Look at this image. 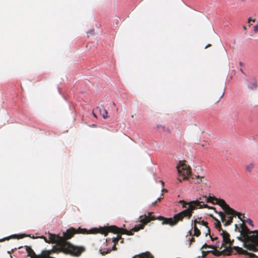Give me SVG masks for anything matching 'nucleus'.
<instances>
[{
    "instance_id": "nucleus-1",
    "label": "nucleus",
    "mask_w": 258,
    "mask_h": 258,
    "mask_svg": "<svg viewBox=\"0 0 258 258\" xmlns=\"http://www.w3.org/2000/svg\"><path fill=\"white\" fill-rule=\"evenodd\" d=\"M148 214V216H147L146 215L140 216L139 219L140 222L141 223L135 225V227L130 230L119 228L116 226H110L106 227L100 228L99 229H98V233H100L104 234L105 236H106L109 232L118 234L116 237H114L112 239V242L115 244L120 239H122L121 236L119 234H126L128 235H133L134 232H137L141 229H144L146 224L151 221L154 220L155 219V217L151 215L152 213H149Z\"/></svg>"
},
{
    "instance_id": "nucleus-2",
    "label": "nucleus",
    "mask_w": 258,
    "mask_h": 258,
    "mask_svg": "<svg viewBox=\"0 0 258 258\" xmlns=\"http://www.w3.org/2000/svg\"><path fill=\"white\" fill-rule=\"evenodd\" d=\"M45 241L48 243H56L55 246L57 250L63 252L66 254H70L73 256H78L85 251V248L83 246H75L68 241H64L62 236L55 234H50L49 235V241L45 238Z\"/></svg>"
},
{
    "instance_id": "nucleus-3",
    "label": "nucleus",
    "mask_w": 258,
    "mask_h": 258,
    "mask_svg": "<svg viewBox=\"0 0 258 258\" xmlns=\"http://www.w3.org/2000/svg\"><path fill=\"white\" fill-rule=\"evenodd\" d=\"M203 202L198 200L193 201L189 203L187 209L181 211L180 212L175 214L173 218H165L162 216H159L158 219L162 221V224H168L170 226H174L179 222L182 221L184 218L189 219L192 216L194 211L197 209L202 208V204Z\"/></svg>"
},
{
    "instance_id": "nucleus-4",
    "label": "nucleus",
    "mask_w": 258,
    "mask_h": 258,
    "mask_svg": "<svg viewBox=\"0 0 258 258\" xmlns=\"http://www.w3.org/2000/svg\"><path fill=\"white\" fill-rule=\"evenodd\" d=\"M223 238V242L221 245V247H224L225 248L223 250L224 253L227 255H231L232 254L239 253L241 254L248 255L250 257L255 256L253 253L248 252L247 251L243 249L242 248L238 246H232L234 240H231L230 238V234L225 230H222L220 233Z\"/></svg>"
},
{
    "instance_id": "nucleus-5",
    "label": "nucleus",
    "mask_w": 258,
    "mask_h": 258,
    "mask_svg": "<svg viewBox=\"0 0 258 258\" xmlns=\"http://www.w3.org/2000/svg\"><path fill=\"white\" fill-rule=\"evenodd\" d=\"M240 229L239 232L241 235L247 241L250 242L249 243H244V247L249 250L258 251V230H250L244 223L240 225Z\"/></svg>"
},
{
    "instance_id": "nucleus-6",
    "label": "nucleus",
    "mask_w": 258,
    "mask_h": 258,
    "mask_svg": "<svg viewBox=\"0 0 258 258\" xmlns=\"http://www.w3.org/2000/svg\"><path fill=\"white\" fill-rule=\"evenodd\" d=\"M176 168L179 174L177 179L179 182H181L183 180L187 179L191 175V168L186 163L185 161H180Z\"/></svg>"
},
{
    "instance_id": "nucleus-7",
    "label": "nucleus",
    "mask_w": 258,
    "mask_h": 258,
    "mask_svg": "<svg viewBox=\"0 0 258 258\" xmlns=\"http://www.w3.org/2000/svg\"><path fill=\"white\" fill-rule=\"evenodd\" d=\"M98 230L97 228H93L89 231L85 228H79L78 229H76L74 228H71L68 229L66 232L63 233V237L64 241H67V240L71 238L76 233H81V234H96L98 233Z\"/></svg>"
},
{
    "instance_id": "nucleus-8",
    "label": "nucleus",
    "mask_w": 258,
    "mask_h": 258,
    "mask_svg": "<svg viewBox=\"0 0 258 258\" xmlns=\"http://www.w3.org/2000/svg\"><path fill=\"white\" fill-rule=\"evenodd\" d=\"M219 205L224 211V212H218L215 211L216 213H218L221 218V221L224 222L225 221V215H233L235 214V210L230 207V206L227 204L225 201L223 199H219L218 202L217 204Z\"/></svg>"
},
{
    "instance_id": "nucleus-9",
    "label": "nucleus",
    "mask_w": 258,
    "mask_h": 258,
    "mask_svg": "<svg viewBox=\"0 0 258 258\" xmlns=\"http://www.w3.org/2000/svg\"><path fill=\"white\" fill-rule=\"evenodd\" d=\"M192 222H194V225H197V224H202V225L205 226L207 228L208 233H209L210 232V229L208 226V222L204 221V220H202V217H200V218H198V219H195L194 221H192Z\"/></svg>"
},
{
    "instance_id": "nucleus-10",
    "label": "nucleus",
    "mask_w": 258,
    "mask_h": 258,
    "mask_svg": "<svg viewBox=\"0 0 258 258\" xmlns=\"http://www.w3.org/2000/svg\"><path fill=\"white\" fill-rule=\"evenodd\" d=\"M234 217L233 215H225V221L223 222L224 223V226L230 225L233 222V218Z\"/></svg>"
},
{
    "instance_id": "nucleus-11",
    "label": "nucleus",
    "mask_w": 258,
    "mask_h": 258,
    "mask_svg": "<svg viewBox=\"0 0 258 258\" xmlns=\"http://www.w3.org/2000/svg\"><path fill=\"white\" fill-rule=\"evenodd\" d=\"M248 88L251 90H254L257 88V83L255 79L251 80L247 86Z\"/></svg>"
},
{
    "instance_id": "nucleus-12",
    "label": "nucleus",
    "mask_w": 258,
    "mask_h": 258,
    "mask_svg": "<svg viewBox=\"0 0 258 258\" xmlns=\"http://www.w3.org/2000/svg\"><path fill=\"white\" fill-rule=\"evenodd\" d=\"M26 250L28 253V255L31 256V258H34L36 256L33 250L29 246H26Z\"/></svg>"
},
{
    "instance_id": "nucleus-13",
    "label": "nucleus",
    "mask_w": 258,
    "mask_h": 258,
    "mask_svg": "<svg viewBox=\"0 0 258 258\" xmlns=\"http://www.w3.org/2000/svg\"><path fill=\"white\" fill-rule=\"evenodd\" d=\"M97 109L99 110L101 115L104 119L108 118V112L105 109L103 108L101 109L99 107H97Z\"/></svg>"
},
{
    "instance_id": "nucleus-14",
    "label": "nucleus",
    "mask_w": 258,
    "mask_h": 258,
    "mask_svg": "<svg viewBox=\"0 0 258 258\" xmlns=\"http://www.w3.org/2000/svg\"><path fill=\"white\" fill-rule=\"evenodd\" d=\"M214 219L215 220V228L219 231V232H222V228H221V224L220 223V222L219 220L217 219H216L215 218H214Z\"/></svg>"
},
{
    "instance_id": "nucleus-15",
    "label": "nucleus",
    "mask_w": 258,
    "mask_h": 258,
    "mask_svg": "<svg viewBox=\"0 0 258 258\" xmlns=\"http://www.w3.org/2000/svg\"><path fill=\"white\" fill-rule=\"evenodd\" d=\"M219 244H220L219 241L216 242V246L208 245L207 244L205 243L202 247V248L203 249V248H211L215 249L216 247H219Z\"/></svg>"
},
{
    "instance_id": "nucleus-16",
    "label": "nucleus",
    "mask_w": 258,
    "mask_h": 258,
    "mask_svg": "<svg viewBox=\"0 0 258 258\" xmlns=\"http://www.w3.org/2000/svg\"><path fill=\"white\" fill-rule=\"evenodd\" d=\"M235 214H234L233 215V216H238V218L241 221L243 222V223H245V221L244 220H243V218H244V214H242L239 212H238L236 211H235Z\"/></svg>"
},
{
    "instance_id": "nucleus-17",
    "label": "nucleus",
    "mask_w": 258,
    "mask_h": 258,
    "mask_svg": "<svg viewBox=\"0 0 258 258\" xmlns=\"http://www.w3.org/2000/svg\"><path fill=\"white\" fill-rule=\"evenodd\" d=\"M157 128H158V130H159L161 131H165V132H171V130L168 127H167L166 126H163L162 125H158Z\"/></svg>"
},
{
    "instance_id": "nucleus-18",
    "label": "nucleus",
    "mask_w": 258,
    "mask_h": 258,
    "mask_svg": "<svg viewBox=\"0 0 258 258\" xmlns=\"http://www.w3.org/2000/svg\"><path fill=\"white\" fill-rule=\"evenodd\" d=\"M138 258H154V257L150 252H147L139 256Z\"/></svg>"
},
{
    "instance_id": "nucleus-19",
    "label": "nucleus",
    "mask_w": 258,
    "mask_h": 258,
    "mask_svg": "<svg viewBox=\"0 0 258 258\" xmlns=\"http://www.w3.org/2000/svg\"><path fill=\"white\" fill-rule=\"evenodd\" d=\"M254 167V164L253 163H250L246 166V170L250 173Z\"/></svg>"
},
{
    "instance_id": "nucleus-20",
    "label": "nucleus",
    "mask_w": 258,
    "mask_h": 258,
    "mask_svg": "<svg viewBox=\"0 0 258 258\" xmlns=\"http://www.w3.org/2000/svg\"><path fill=\"white\" fill-rule=\"evenodd\" d=\"M194 236H196L197 237H198L201 234V231L198 228L197 225H194Z\"/></svg>"
},
{
    "instance_id": "nucleus-21",
    "label": "nucleus",
    "mask_w": 258,
    "mask_h": 258,
    "mask_svg": "<svg viewBox=\"0 0 258 258\" xmlns=\"http://www.w3.org/2000/svg\"><path fill=\"white\" fill-rule=\"evenodd\" d=\"M210 253H212L213 254L215 255H220L222 253H223L225 255H227L226 253H224V252L222 251H220L218 250H210Z\"/></svg>"
},
{
    "instance_id": "nucleus-22",
    "label": "nucleus",
    "mask_w": 258,
    "mask_h": 258,
    "mask_svg": "<svg viewBox=\"0 0 258 258\" xmlns=\"http://www.w3.org/2000/svg\"><path fill=\"white\" fill-rule=\"evenodd\" d=\"M195 177L197 178H200L201 180V183H204L206 184L208 182V180L204 176H200L199 175H195Z\"/></svg>"
},
{
    "instance_id": "nucleus-23",
    "label": "nucleus",
    "mask_w": 258,
    "mask_h": 258,
    "mask_svg": "<svg viewBox=\"0 0 258 258\" xmlns=\"http://www.w3.org/2000/svg\"><path fill=\"white\" fill-rule=\"evenodd\" d=\"M213 197H211V196H209V197H207L206 196H205L203 197V198L205 199V200L207 203H212V202L213 200Z\"/></svg>"
},
{
    "instance_id": "nucleus-24",
    "label": "nucleus",
    "mask_w": 258,
    "mask_h": 258,
    "mask_svg": "<svg viewBox=\"0 0 258 258\" xmlns=\"http://www.w3.org/2000/svg\"><path fill=\"white\" fill-rule=\"evenodd\" d=\"M179 203L182 204V206L183 208H186V206L189 205V203H187L183 200L179 201Z\"/></svg>"
},
{
    "instance_id": "nucleus-25",
    "label": "nucleus",
    "mask_w": 258,
    "mask_h": 258,
    "mask_svg": "<svg viewBox=\"0 0 258 258\" xmlns=\"http://www.w3.org/2000/svg\"><path fill=\"white\" fill-rule=\"evenodd\" d=\"M202 208H208L209 209H214L215 210L216 209L215 208H214L213 207H210L208 205L205 204L203 202V203L202 204Z\"/></svg>"
},
{
    "instance_id": "nucleus-26",
    "label": "nucleus",
    "mask_w": 258,
    "mask_h": 258,
    "mask_svg": "<svg viewBox=\"0 0 258 258\" xmlns=\"http://www.w3.org/2000/svg\"><path fill=\"white\" fill-rule=\"evenodd\" d=\"M237 238L241 241L243 242V244L244 243H249L250 242L249 241H247L246 239H244V238L243 237V236H241V237H238Z\"/></svg>"
},
{
    "instance_id": "nucleus-27",
    "label": "nucleus",
    "mask_w": 258,
    "mask_h": 258,
    "mask_svg": "<svg viewBox=\"0 0 258 258\" xmlns=\"http://www.w3.org/2000/svg\"><path fill=\"white\" fill-rule=\"evenodd\" d=\"M111 249H107V250L106 251H102L101 250H100V251H101V253L103 255H105V254L109 253L110 251H111Z\"/></svg>"
},
{
    "instance_id": "nucleus-28",
    "label": "nucleus",
    "mask_w": 258,
    "mask_h": 258,
    "mask_svg": "<svg viewBox=\"0 0 258 258\" xmlns=\"http://www.w3.org/2000/svg\"><path fill=\"white\" fill-rule=\"evenodd\" d=\"M210 253V250L208 251H202V256L203 257H206L208 253Z\"/></svg>"
},
{
    "instance_id": "nucleus-29",
    "label": "nucleus",
    "mask_w": 258,
    "mask_h": 258,
    "mask_svg": "<svg viewBox=\"0 0 258 258\" xmlns=\"http://www.w3.org/2000/svg\"><path fill=\"white\" fill-rule=\"evenodd\" d=\"M218 201H219V199L216 198V197H213V200H212V203L213 204H217V203L218 202Z\"/></svg>"
},
{
    "instance_id": "nucleus-30",
    "label": "nucleus",
    "mask_w": 258,
    "mask_h": 258,
    "mask_svg": "<svg viewBox=\"0 0 258 258\" xmlns=\"http://www.w3.org/2000/svg\"><path fill=\"white\" fill-rule=\"evenodd\" d=\"M245 222H247L250 225L253 226L252 224V221L250 219H247V220H244Z\"/></svg>"
},
{
    "instance_id": "nucleus-31",
    "label": "nucleus",
    "mask_w": 258,
    "mask_h": 258,
    "mask_svg": "<svg viewBox=\"0 0 258 258\" xmlns=\"http://www.w3.org/2000/svg\"><path fill=\"white\" fill-rule=\"evenodd\" d=\"M189 245L190 246L192 242H194L195 241V239L194 237H191V238H189Z\"/></svg>"
},
{
    "instance_id": "nucleus-32",
    "label": "nucleus",
    "mask_w": 258,
    "mask_h": 258,
    "mask_svg": "<svg viewBox=\"0 0 258 258\" xmlns=\"http://www.w3.org/2000/svg\"><path fill=\"white\" fill-rule=\"evenodd\" d=\"M253 30H254V31L255 32H258V24H256L254 27H253Z\"/></svg>"
},
{
    "instance_id": "nucleus-33",
    "label": "nucleus",
    "mask_w": 258,
    "mask_h": 258,
    "mask_svg": "<svg viewBox=\"0 0 258 258\" xmlns=\"http://www.w3.org/2000/svg\"><path fill=\"white\" fill-rule=\"evenodd\" d=\"M208 234H209L210 237L211 239V240H212V241H214V240H215L218 239V237H213L210 235V233H208Z\"/></svg>"
},
{
    "instance_id": "nucleus-34",
    "label": "nucleus",
    "mask_w": 258,
    "mask_h": 258,
    "mask_svg": "<svg viewBox=\"0 0 258 258\" xmlns=\"http://www.w3.org/2000/svg\"><path fill=\"white\" fill-rule=\"evenodd\" d=\"M255 19H252L251 18H249L248 19V23H249L250 21L255 22Z\"/></svg>"
},
{
    "instance_id": "nucleus-35",
    "label": "nucleus",
    "mask_w": 258,
    "mask_h": 258,
    "mask_svg": "<svg viewBox=\"0 0 258 258\" xmlns=\"http://www.w3.org/2000/svg\"><path fill=\"white\" fill-rule=\"evenodd\" d=\"M196 179H197V180L196 181H195V182H196V183H198V184H199V183H201V180H200V178H197L196 177Z\"/></svg>"
},
{
    "instance_id": "nucleus-36",
    "label": "nucleus",
    "mask_w": 258,
    "mask_h": 258,
    "mask_svg": "<svg viewBox=\"0 0 258 258\" xmlns=\"http://www.w3.org/2000/svg\"><path fill=\"white\" fill-rule=\"evenodd\" d=\"M224 94V91H222V92H221V94H220V96L219 99H220L221 98H222V97L223 96Z\"/></svg>"
},
{
    "instance_id": "nucleus-37",
    "label": "nucleus",
    "mask_w": 258,
    "mask_h": 258,
    "mask_svg": "<svg viewBox=\"0 0 258 258\" xmlns=\"http://www.w3.org/2000/svg\"><path fill=\"white\" fill-rule=\"evenodd\" d=\"M112 250H116L115 244H114L113 246L112 247Z\"/></svg>"
},
{
    "instance_id": "nucleus-38",
    "label": "nucleus",
    "mask_w": 258,
    "mask_h": 258,
    "mask_svg": "<svg viewBox=\"0 0 258 258\" xmlns=\"http://www.w3.org/2000/svg\"><path fill=\"white\" fill-rule=\"evenodd\" d=\"M92 114L94 117H95V118H97V115L94 112H92Z\"/></svg>"
},
{
    "instance_id": "nucleus-39",
    "label": "nucleus",
    "mask_w": 258,
    "mask_h": 258,
    "mask_svg": "<svg viewBox=\"0 0 258 258\" xmlns=\"http://www.w3.org/2000/svg\"><path fill=\"white\" fill-rule=\"evenodd\" d=\"M156 203H157V201H156L154 202H153L152 204L153 206H155L156 205Z\"/></svg>"
},
{
    "instance_id": "nucleus-40",
    "label": "nucleus",
    "mask_w": 258,
    "mask_h": 258,
    "mask_svg": "<svg viewBox=\"0 0 258 258\" xmlns=\"http://www.w3.org/2000/svg\"><path fill=\"white\" fill-rule=\"evenodd\" d=\"M240 71L242 74H244V72H243V70H242L241 68V69H240Z\"/></svg>"
},
{
    "instance_id": "nucleus-41",
    "label": "nucleus",
    "mask_w": 258,
    "mask_h": 258,
    "mask_svg": "<svg viewBox=\"0 0 258 258\" xmlns=\"http://www.w3.org/2000/svg\"><path fill=\"white\" fill-rule=\"evenodd\" d=\"M160 200H161V198H158V199H157V200H156V201H157V202L160 201Z\"/></svg>"
},
{
    "instance_id": "nucleus-42",
    "label": "nucleus",
    "mask_w": 258,
    "mask_h": 258,
    "mask_svg": "<svg viewBox=\"0 0 258 258\" xmlns=\"http://www.w3.org/2000/svg\"><path fill=\"white\" fill-rule=\"evenodd\" d=\"M243 29L245 30H247V28L246 27V26H243Z\"/></svg>"
},
{
    "instance_id": "nucleus-43",
    "label": "nucleus",
    "mask_w": 258,
    "mask_h": 258,
    "mask_svg": "<svg viewBox=\"0 0 258 258\" xmlns=\"http://www.w3.org/2000/svg\"><path fill=\"white\" fill-rule=\"evenodd\" d=\"M235 229H236L237 228H238V226L237 224H235Z\"/></svg>"
},
{
    "instance_id": "nucleus-44",
    "label": "nucleus",
    "mask_w": 258,
    "mask_h": 258,
    "mask_svg": "<svg viewBox=\"0 0 258 258\" xmlns=\"http://www.w3.org/2000/svg\"><path fill=\"white\" fill-rule=\"evenodd\" d=\"M162 191H165V192H167V189H163L162 190Z\"/></svg>"
},
{
    "instance_id": "nucleus-45",
    "label": "nucleus",
    "mask_w": 258,
    "mask_h": 258,
    "mask_svg": "<svg viewBox=\"0 0 258 258\" xmlns=\"http://www.w3.org/2000/svg\"><path fill=\"white\" fill-rule=\"evenodd\" d=\"M239 65H240V66H242V63L241 62H239Z\"/></svg>"
},
{
    "instance_id": "nucleus-46",
    "label": "nucleus",
    "mask_w": 258,
    "mask_h": 258,
    "mask_svg": "<svg viewBox=\"0 0 258 258\" xmlns=\"http://www.w3.org/2000/svg\"><path fill=\"white\" fill-rule=\"evenodd\" d=\"M45 252H46V251H42V254H44Z\"/></svg>"
},
{
    "instance_id": "nucleus-47",
    "label": "nucleus",
    "mask_w": 258,
    "mask_h": 258,
    "mask_svg": "<svg viewBox=\"0 0 258 258\" xmlns=\"http://www.w3.org/2000/svg\"><path fill=\"white\" fill-rule=\"evenodd\" d=\"M210 46V44H209V45H208L206 47V48H207L208 47H209V46Z\"/></svg>"
},
{
    "instance_id": "nucleus-48",
    "label": "nucleus",
    "mask_w": 258,
    "mask_h": 258,
    "mask_svg": "<svg viewBox=\"0 0 258 258\" xmlns=\"http://www.w3.org/2000/svg\"><path fill=\"white\" fill-rule=\"evenodd\" d=\"M250 25H251L250 24L248 25V28H249L250 27Z\"/></svg>"
},
{
    "instance_id": "nucleus-49",
    "label": "nucleus",
    "mask_w": 258,
    "mask_h": 258,
    "mask_svg": "<svg viewBox=\"0 0 258 258\" xmlns=\"http://www.w3.org/2000/svg\"><path fill=\"white\" fill-rule=\"evenodd\" d=\"M93 31H92L91 32V34H93Z\"/></svg>"
},
{
    "instance_id": "nucleus-50",
    "label": "nucleus",
    "mask_w": 258,
    "mask_h": 258,
    "mask_svg": "<svg viewBox=\"0 0 258 258\" xmlns=\"http://www.w3.org/2000/svg\"><path fill=\"white\" fill-rule=\"evenodd\" d=\"M192 179H195L194 176H192Z\"/></svg>"
}]
</instances>
